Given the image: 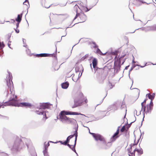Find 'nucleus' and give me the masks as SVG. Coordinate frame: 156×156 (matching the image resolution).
I'll return each mask as SVG.
<instances>
[{
  "instance_id": "obj_1",
  "label": "nucleus",
  "mask_w": 156,
  "mask_h": 156,
  "mask_svg": "<svg viewBox=\"0 0 156 156\" xmlns=\"http://www.w3.org/2000/svg\"><path fill=\"white\" fill-rule=\"evenodd\" d=\"M77 130V128H75L73 134L69 136L65 141L67 146L75 152L76 151L75 146L78 136Z\"/></svg>"
},
{
  "instance_id": "obj_2",
  "label": "nucleus",
  "mask_w": 156,
  "mask_h": 156,
  "mask_svg": "<svg viewBox=\"0 0 156 156\" xmlns=\"http://www.w3.org/2000/svg\"><path fill=\"white\" fill-rule=\"evenodd\" d=\"M82 114L75 112L69 111H62L59 114V119L62 122H65L67 117L66 115H78Z\"/></svg>"
},
{
  "instance_id": "obj_3",
  "label": "nucleus",
  "mask_w": 156,
  "mask_h": 156,
  "mask_svg": "<svg viewBox=\"0 0 156 156\" xmlns=\"http://www.w3.org/2000/svg\"><path fill=\"white\" fill-rule=\"evenodd\" d=\"M12 94V97L10 98V99L9 101L5 102L4 103V106L12 105L19 107V103L18 104L17 103L16 100L17 99L16 96L15 95L14 93L13 94Z\"/></svg>"
},
{
  "instance_id": "obj_4",
  "label": "nucleus",
  "mask_w": 156,
  "mask_h": 156,
  "mask_svg": "<svg viewBox=\"0 0 156 156\" xmlns=\"http://www.w3.org/2000/svg\"><path fill=\"white\" fill-rule=\"evenodd\" d=\"M89 133L92 135L96 141H99L104 145L106 144L107 142L105 138L101 135L98 133H90V132Z\"/></svg>"
},
{
  "instance_id": "obj_5",
  "label": "nucleus",
  "mask_w": 156,
  "mask_h": 156,
  "mask_svg": "<svg viewBox=\"0 0 156 156\" xmlns=\"http://www.w3.org/2000/svg\"><path fill=\"white\" fill-rule=\"evenodd\" d=\"M76 99H79L80 102H82V105L87 104L88 101L86 97H85L83 93L80 91H78L76 94Z\"/></svg>"
},
{
  "instance_id": "obj_6",
  "label": "nucleus",
  "mask_w": 156,
  "mask_h": 156,
  "mask_svg": "<svg viewBox=\"0 0 156 156\" xmlns=\"http://www.w3.org/2000/svg\"><path fill=\"white\" fill-rule=\"evenodd\" d=\"M153 103L152 101H151L149 104H147L146 106H143L142 107L141 110H143L144 115L145 114L147 115L150 114L153 109Z\"/></svg>"
},
{
  "instance_id": "obj_7",
  "label": "nucleus",
  "mask_w": 156,
  "mask_h": 156,
  "mask_svg": "<svg viewBox=\"0 0 156 156\" xmlns=\"http://www.w3.org/2000/svg\"><path fill=\"white\" fill-rule=\"evenodd\" d=\"M77 18L80 23L83 22L87 19L86 16L82 12H80L76 14L74 19L75 20Z\"/></svg>"
},
{
  "instance_id": "obj_8",
  "label": "nucleus",
  "mask_w": 156,
  "mask_h": 156,
  "mask_svg": "<svg viewBox=\"0 0 156 156\" xmlns=\"http://www.w3.org/2000/svg\"><path fill=\"white\" fill-rule=\"evenodd\" d=\"M8 79V81H7V85L11 91V93H12L11 90H12L13 88V84L12 80V78L10 76H9Z\"/></svg>"
},
{
  "instance_id": "obj_9",
  "label": "nucleus",
  "mask_w": 156,
  "mask_h": 156,
  "mask_svg": "<svg viewBox=\"0 0 156 156\" xmlns=\"http://www.w3.org/2000/svg\"><path fill=\"white\" fill-rule=\"evenodd\" d=\"M74 104L72 106L73 108H76L77 107L82 105V102H80L79 99H77L76 98V99L74 100Z\"/></svg>"
},
{
  "instance_id": "obj_10",
  "label": "nucleus",
  "mask_w": 156,
  "mask_h": 156,
  "mask_svg": "<svg viewBox=\"0 0 156 156\" xmlns=\"http://www.w3.org/2000/svg\"><path fill=\"white\" fill-rule=\"evenodd\" d=\"M71 5L72 7H73L72 10L73 11L75 12L76 14L80 12V9L77 4H74L73 3L71 4Z\"/></svg>"
},
{
  "instance_id": "obj_11",
  "label": "nucleus",
  "mask_w": 156,
  "mask_h": 156,
  "mask_svg": "<svg viewBox=\"0 0 156 156\" xmlns=\"http://www.w3.org/2000/svg\"><path fill=\"white\" fill-rule=\"evenodd\" d=\"M32 105L30 103L27 102H23L19 103V107H25L27 108H31Z\"/></svg>"
},
{
  "instance_id": "obj_12",
  "label": "nucleus",
  "mask_w": 156,
  "mask_h": 156,
  "mask_svg": "<svg viewBox=\"0 0 156 156\" xmlns=\"http://www.w3.org/2000/svg\"><path fill=\"white\" fill-rule=\"evenodd\" d=\"M51 105L48 103H43L40 105V107L41 109H45L49 108L50 107Z\"/></svg>"
},
{
  "instance_id": "obj_13",
  "label": "nucleus",
  "mask_w": 156,
  "mask_h": 156,
  "mask_svg": "<svg viewBox=\"0 0 156 156\" xmlns=\"http://www.w3.org/2000/svg\"><path fill=\"white\" fill-rule=\"evenodd\" d=\"M126 54H123V55H122L119 58L117 59L116 60H115L114 62V64L115 65H117V64L118 65H119L121 63V61L122 59L125 56Z\"/></svg>"
},
{
  "instance_id": "obj_14",
  "label": "nucleus",
  "mask_w": 156,
  "mask_h": 156,
  "mask_svg": "<svg viewBox=\"0 0 156 156\" xmlns=\"http://www.w3.org/2000/svg\"><path fill=\"white\" fill-rule=\"evenodd\" d=\"M53 55L51 54H48L46 53H42L38 54L35 55H34L37 57H49L52 56Z\"/></svg>"
},
{
  "instance_id": "obj_15",
  "label": "nucleus",
  "mask_w": 156,
  "mask_h": 156,
  "mask_svg": "<svg viewBox=\"0 0 156 156\" xmlns=\"http://www.w3.org/2000/svg\"><path fill=\"white\" fill-rule=\"evenodd\" d=\"M120 128V126H119L118 127L117 129V131L116 132L114 133L113 136H112V140H113V141L115 140L117 138L119 137V136L118 135V134L119 133V128Z\"/></svg>"
},
{
  "instance_id": "obj_16",
  "label": "nucleus",
  "mask_w": 156,
  "mask_h": 156,
  "mask_svg": "<svg viewBox=\"0 0 156 156\" xmlns=\"http://www.w3.org/2000/svg\"><path fill=\"white\" fill-rule=\"evenodd\" d=\"M36 112L37 114L40 115H43V122H44L47 119V117L46 116V113L43 112H39L38 111H36Z\"/></svg>"
},
{
  "instance_id": "obj_17",
  "label": "nucleus",
  "mask_w": 156,
  "mask_h": 156,
  "mask_svg": "<svg viewBox=\"0 0 156 156\" xmlns=\"http://www.w3.org/2000/svg\"><path fill=\"white\" fill-rule=\"evenodd\" d=\"M76 121V120L74 119L70 118L67 117L64 122H65L67 123L70 124Z\"/></svg>"
},
{
  "instance_id": "obj_18",
  "label": "nucleus",
  "mask_w": 156,
  "mask_h": 156,
  "mask_svg": "<svg viewBox=\"0 0 156 156\" xmlns=\"http://www.w3.org/2000/svg\"><path fill=\"white\" fill-rule=\"evenodd\" d=\"M136 151L138 155H140L143 153V150L142 149L140 148H136L133 151L134 152Z\"/></svg>"
},
{
  "instance_id": "obj_19",
  "label": "nucleus",
  "mask_w": 156,
  "mask_h": 156,
  "mask_svg": "<svg viewBox=\"0 0 156 156\" xmlns=\"http://www.w3.org/2000/svg\"><path fill=\"white\" fill-rule=\"evenodd\" d=\"M133 3L136 6H138L140 5L142 3L140 0H133L132 1Z\"/></svg>"
},
{
  "instance_id": "obj_20",
  "label": "nucleus",
  "mask_w": 156,
  "mask_h": 156,
  "mask_svg": "<svg viewBox=\"0 0 156 156\" xmlns=\"http://www.w3.org/2000/svg\"><path fill=\"white\" fill-rule=\"evenodd\" d=\"M41 4L43 6L46 8H48L50 6L49 5H48V3L45 0H42L41 1Z\"/></svg>"
},
{
  "instance_id": "obj_21",
  "label": "nucleus",
  "mask_w": 156,
  "mask_h": 156,
  "mask_svg": "<svg viewBox=\"0 0 156 156\" xmlns=\"http://www.w3.org/2000/svg\"><path fill=\"white\" fill-rule=\"evenodd\" d=\"M62 87V88L66 89L69 86V83L68 82H66L65 83H62L61 84Z\"/></svg>"
},
{
  "instance_id": "obj_22",
  "label": "nucleus",
  "mask_w": 156,
  "mask_h": 156,
  "mask_svg": "<svg viewBox=\"0 0 156 156\" xmlns=\"http://www.w3.org/2000/svg\"><path fill=\"white\" fill-rule=\"evenodd\" d=\"M62 15H56L55 16V21H58L60 20H63V19L61 17V16Z\"/></svg>"
},
{
  "instance_id": "obj_23",
  "label": "nucleus",
  "mask_w": 156,
  "mask_h": 156,
  "mask_svg": "<svg viewBox=\"0 0 156 156\" xmlns=\"http://www.w3.org/2000/svg\"><path fill=\"white\" fill-rule=\"evenodd\" d=\"M98 64V61L96 58H94L92 61V65L94 68H95Z\"/></svg>"
},
{
  "instance_id": "obj_24",
  "label": "nucleus",
  "mask_w": 156,
  "mask_h": 156,
  "mask_svg": "<svg viewBox=\"0 0 156 156\" xmlns=\"http://www.w3.org/2000/svg\"><path fill=\"white\" fill-rule=\"evenodd\" d=\"M147 95L149 99L151 100V101H152V100L154 99L155 97V94L153 93L152 94H147Z\"/></svg>"
},
{
  "instance_id": "obj_25",
  "label": "nucleus",
  "mask_w": 156,
  "mask_h": 156,
  "mask_svg": "<svg viewBox=\"0 0 156 156\" xmlns=\"http://www.w3.org/2000/svg\"><path fill=\"white\" fill-rule=\"evenodd\" d=\"M90 9H88L86 7L83 6L82 7V9H80V12H87L89 11Z\"/></svg>"
},
{
  "instance_id": "obj_26",
  "label": "nucleus",
  "mask_w": 156,
  "mask_h": 156,
  "mask_svg": "<svg viewBox=\"0 0 156 156\" xmlns=\"http://www.w3.org/2000/svg\"><path fill=\"white\" fill-rule=\"evenodd\" d=\"M22 16V14H19L17 16V18L16 19V20L18 22L20 23L21 20Z\"/></svg>"
},
{
  "instance_id": "obj_27",
  "label": "nucleus",
  "mask_w": 156,
  "mask_h": 156,
  "mask_svg": "<svg viewBox=\"0 0 156 156\" xmlns=\"http://www.w3.org/2000/svg\"><path fill=\"white\" fill-rule=\"evenodd\" d=\"M132 151V150L131 149H129L128 151V153L129 156H135V152H134L133 151V152H131Z\"/></svg>"
},
{
  "instance_id": "obj_28",
  "label": "nucleus",
  "mask_w": 156,
  "mask_h": 156,
  "mask_svg": "<svg viewBox=\"0 0 156 156\" xmlns=\"http://www.w3.org/2000/svg\"><path fill=\"white\" fill-rule=\"evenodd\" d=\"M96 53L97 54H98L100 55H104V54H103V53L101 51L100 49L98 48H97Z\"/></svg>"
},
{
  "instance_id": "obj_29",
  "label": "nucleus",
  "mask_w": 156,
  "mask_h": 156,
  "mask_svg": "<svg viewBox=\"0 0 156 156\" xmlns=\"http://www.w3.org/2000/svg\"><path fill=\"white\" fill-rule=\"evenodd\" d=\"M112 54L114 55H116V56L115 57V60H116V58L117 57V51H115L114 52H112Z\"/></svg>"
},
{
  "instance_id": "obj_30",
  "label": "nucleus",
  "mask_w": 156,
  "mask_h": 156,
  "mask_svg": "<svg viewBox=\"0 0 156 156\" xmlns=\"http://www.w3.org/2000/svg\"><path fill=\"white\" fill-rule=\"evenodd\" d=\"M126 130V131H127V130L126 129H125V127L124 126H123L122 127V128L120 130V131L122 132H124L125 130Z\"/></svg>"
},
{
  "instance_id": "obj_31",
  "label": "nucleus",
  "mask_w": 156,
  "mask_h": 156,
  "mask_svg": "<svg viewBox=\"0 0 156 156\" xmlns=\"http://www.w3.org/2000/svg\"><path fill=\"white\" fill-rule=\"evenodd\" d=\"M108 87L109 89H111L113 87V86L111 83H109L108 84Z\"/></svg>"
},
{
  "instance_id": "obj_32",
  "label": "nucleus",
  "mask_w": 156,
  "mask_h": 156,
  "mask_svg": "<svg viewBox=\"0 0 156 156\" xmlns=\"http://www.w3.org/2000/svg\"><path fill=\"white\" fill-rule=\"evenodd\" d=\"M146 100H145L144 101L141 103V105L142 106V107H143V106H145V105L146 103Z\"/></svg>"
},
{
  "instance_id": "obj_33",
  "label": "nucleus",
  "mask_w": 156,
  "mask_h": 156,
  "mask_svg": "<svg viewBox=\"0 0 156 156\" xmlns=\"http://www.w3.org/2000/svg\"><path fill=\"white\" fill-rule=\"evenodd\" d=\"M5 46V45L3 43V42H0V48H3Z\"/></svg>"
},
{
  "instance_id": "obj_34",
  "label": "nucleus",
  "mask_w": 156,
  "mask_h": 156,
  "mask_svg": "<svg viewBox=\"0 0 156 156\" xmlns=\"http://www.w3.org/2000/svg\"><path fill=\"white\" fill-rule=\"evenodd\" d=\"M59 142L62 144L67 145V144L66 143V141L64 142H62V141H60Z\"/></svg>"
},
{
  "instance_id": "obj_35",
  "label": "nucleus",
  "mask_w": 156,
  "mask_h": 156,
  "mask_svg": "<svg viewBox=\"0 0 156 156\" xmlns=\"http://www.w3.org/2000/svg\"><path fill=\"white\" fill-rule=\"evenodd\" d=\"M29 4V2L28 1L26 0L25 1L23 2V4L24 5H27V4Z\"/></svg>"
},
{
  "instance_id": "obj_36",
  "label": "nucleus",
  "mask_w": 156,
  "mask_h": 156,
  "mask_svg": "<svg viewBox=\"0 0 156 156\" xmlns=\"http://www.w3.org/2000/svg\"><path fill=\"white\" fill-rule=\"evenodd\" d=\"M11 42V41H9L8 44L9 47L10 48H12L10 47Z\"/></svg>"
},
{
  "instance_id": "obj_37",
  "label": "nucleus",
  "mask_w": 156,
  "mask_h": 156,
  "mask_svg": "<svg viewBox=\"0 0 156 156\" xmlns=\"http://www.w3.org/2000/svg\"><path fill=\"white\" fill-rule=\"evenodd\" d=\"M26 51L28 53L30 54V50L28 49Z\"/></svg>"
},
{
  "instance_id": "obj_38",
  "label": "nucleus",
  "mask_w": 156,
  "mask_h": 156,
  "mask_svg": "<svg viewBox=\"0 0 156 156\" xmlns=\"http://www.w3.org/2000/svg\"><path fill=\"white\" fill-rule=\"evenodd\" d=\"M98 46L96 44H95V45H94V48H98Z\"/></svg>"
},
{
  "instance_id": "obj_39",
  "label": "nucleus",
  "mask_w": 156,
  "mask_h": 156,
  "mask_svg": "<svg viewBox=\"0 0 156 156\" xmlns=\"http://www.w3.org/2000/svg\"><path fill=\"white\" fill-rule=\"evenodd\" d=\"M15 31H16V32L17 33H18L19 32V30H15Z\"/></svg>"
},
{
  "instance_id": "obj_40",
  "label": "nucleus",
  "mask_w": 156,
  "mask_h": 156,
  "mask_svg": "<svg viewBox=\"0 0 156 156\" xmlns=\"http://www.w3.org/2000/svg\"><path fill=\"white\" fill-rule=\"evenodd\" d=\"M19 23H20L18 22L16 24V26L17 27H18Z\"/></svg>"
},
{
  "instance_id": "obj_41",
  "label": "nucleus",
  "mask_w": 156,
  "mask_h": 156,
  "mask_svg": "<svg viewBox=\"0 0 156 156\" xmlns=\"http://www.w3.org/2000/svg\"><path fill=\"white\" fill-rule=\"evenodd\" d=\"M147 64V63H146L145 64V65H144V66H141L140 65H139V66H140V67H144L145 66H146V64Z\"/></svg>"
},
{
  "instance_id": "obj_42",
  "label": "nucleus",
  "mask_w": 156,
  "mask_h": 156,
  "mask_svg": "<svg viewBox=\"0 0 156 156\" xmlns=\"http://www.w3.org/2000/svg\"><path fill=\"white\" fill-rule=\"evenodd\" d=\"M153 1L154 3L156 4V0H153Z\"/></svg>"
},
{
  "instance_id": "obj_43",
  "label": "nucleus",
  "mask_w": 156,
  "mask_h": 156,
  "mask_svg": "<svg viewBox=\"0 0 156 156\" xmlns=\"http://www.w3.org/2000/svg\"><path fill=\"white\" fill-rule=\"evenodd\" d=\"M153 27H154V29H156V25H154Z\"/></svg>"
},
{
  "instance_id": "obj_44",
  "label": "nucleus",
  "mask_w": 156,
  "mask_h": 156,
  "mask_svg": "<svg viewBox=\"0 0 156 156\" xmlns=\"http://www.w3.org/2000/svg\"><path fill=\"white\" fill-rule=\"evenodd\" d=\"M92 44L95 45V44H96V43L95 42H93Z\"/></svg>"
},
{
  "instance_id": "obj_45",
  "label": "nucleus",
  "mask_w": 156,
  "mask_h": 156,
  "mask_svg": "<svg viewBox=\"0 0 156 156\" xmlns=\"http://www.w3.org/2000/svg\"><path fill=\"white\" fill-rule=\"evenodd\" d=\"M132 62L134 63H135V62L134 61V59H133Z\"/></svg>"
},
{
  "instance_id": "obj_46",
  "label": "nucleus",
  "mask_w": 156,
  "mask_h": 156,
  "mask_svg": "<svg viewBox=\"0 0 156 156\" xmlns=\"http://www.w3.org/2000/svg\"><path fill=\"white\" fill-rule=\"evenodd\" d=\"M46 145H48V146H49V143L48 142L47 144Z\"/></svg>"
},
{
  "instance_id": "obj_47",
  "label": "nucleus",
  "mask_w": 156,
  "mask_h": 156,
  "mask_svg": "<svg viewBox=\"0 0 156 156\" xmlns=\"http://www.w3.org/2000/svg\"><path fill=\"white\" fill-rule=\"evenodd\" d=\"M128 66H126V69H127V68H128Z\"/></svg>"
},
{
  "instance_id": "obj_48",
  "label": "nucleus",
  "mask_w": 156,
  "mask_h": 156,
  "mask_svg": "<svg viewBox=\"0 0 156 156\" xmlns=\"http://www.w3.org/2000/svg\"><path fill=\"white\" fill-rule=\"evenodd\" d=\"M99 70H100V71H101V72H102V70L100 69Z\"/></svg>"
},
{
  "instance_id": "obj_49",
  "label": "nucleus",
  "mask_w": 156,
  "mask_h": 156,
  "mask_svg": "<svg viewBox=\"0 0 156 156\" xmlns=\"http://www.w3.org/2000/svg\"><path fill=\"white\" fill-rule=\"evenodd\" d=\"M12 20L13 21L14 23L15 22V20Z\"/></svg>"
}]
</instances>
